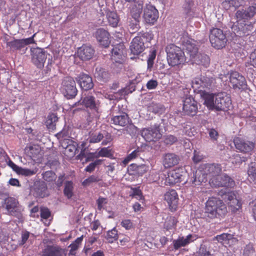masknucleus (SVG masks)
Segmentation results:
<instances>
[{
  "label": "nucleus",
  "mask_w": 256,
  "mask_h": 256,
  "mask_svg": "<svg viewBox=\"0 0 256 256\" xmlns=\"http://www.w3.org/2000/svg\"><path fill=\"white\" fill-rule=\"evenodd\" d=\"M250 64L254 67H256V49L250 54Z\"/></svg>",
  "instance_id": "nucleus-63"
},
{
  "label": "nucleus",
  "mask_w": 256,
  "mask_h": 256,
  "mask_svg": "<svg viewBox=\"0 0 256 256\" xmlns=\"http://www.w3.org/2000/svg\"><path fill=\"white\" fill-rule=\"evenodd\" d=\"M198 93L204 101V104L208 108V80L207 78H202L198 82Z\"/></svg>",
  "instance_id": "nucleus-23"
},
{
  "label": "nucleus",
  "mask_w": 256,
  "mask_h": 256,
  "mask_svg": "<svg viewBox=\"0 0 256 256\" xmlns=\"http://www.w3.org/2000/svg\"><path fill=\"white\" fill-rule=\"evenodd\" d=\"M110 122L115 125L125 126L129 122V117L126 114L123 113L122 114L112 118Z\"/></svg>",
  "instance_id": "nucleus-35"
},
{
  "label": "nucleus",
  "mask_w": 256,
  "mask_h": 256,
  "mask_svg": "<svg viewBox=\"0 0 256 256\" xmlns=\"http://www.w3.org/2000/svg\"><path fill=\"white\" fill-rule=\"evenodd\" d=\"M36 33H34L32 36L22 39H15L10 42H6V46L9 47L10 50L13 52L20 50L26 46L30 44H36L34 38Z\"/></svg>",
  "instance_id": "nucleus-10"
},
{
  "label": "nucleus",
  "mask_w": 256,
  "mask_h": 256,
  "mask_svg": "<svg viewBox=\"0 0 256 256\" xmlns=\"http://www.w3.org/2000/svg\"><path fill=\"white\" fill-rule=\"evenodd\" d=\"M120 224L123 228L128 230L131 229L133 226L132 222L128 219L122 220Z\"/></svg>",
  "instance_id": "nucleus-58"
},
{
  "label": "nucleus",
  "mask_w": 256,
  "mask_h": 256,
  "mask_svg": "<svg viewBox=\"0 0 256 256\" xmlns=\"http://www.w3.org/2000/svg\"><path fill=\"white\" fill-rule=\"evenodd\" d=\"M30 52L33 64L38 68H42L46 59V52L44 49L38 47L32 48Z\"/></svg>",
  "instance_id": "nucleus-11"
},
{
  "label": "nucleus",
  "mask_w": 256,
  "mask_h": 256,
  "mask_svg": "<svg viewBox=\"0 0 256 256\" xmlns=\"http://www.w3.org/2000/svg\"><path fill=\"white\" fill-rule=\"evenodd\" d=\"M226 212V207L222 200L214 198L209 199V218L222 217Z\"/></svg>",
  "instance_id": "nucleus-4"
},
{
  "label": "nucleus",
  "mask_w": 256,
  "mask_h": 256,
  "mask_svg": "<svg viewBox=\"0 0 256 256\" xmlns=\"http://www.w3.org/2000/svg\"><path fill=\"white\" fill-rule=\"evenodd\" d=\"M140 150L139 148H137L124 158L122 162V164L126 166L130 161L138 158L140 154Z\"/></svg>",
  "instance_id": "nucleus-43"
},
{
  "label": "nucleus",
  "mask_w": 256,
  "mask_h": 256,
  "mask_svg": "<svg viewBox=\"0 0 256 256\" xmlns=\"http://www.w3.org/2000/svg\"><path fill=\"white\" fill-rule=\"evenodd\" d=\"M124 45L122 44H118L113 48L112 50V60L115 62L122 64L123 60Z\"/></svg>",
  "instance_id": "nucleus-27"
},
{
  "label": "nucleus",
  "mask_w": 256,
  "mask_h": 256,
  "mask_svg": "<svg viewBox=\"0 0 256 256\" xmlns=\"http://www.w3.org/2000/svg\"><path fill=\"white\" fill-rule=\"evenodd\" d=\"M152 38V34L148 32H140L134 37L130 46L131 52L136 56L140 54L145 49L144 42H150Z\"/></svg>",
  "instance_id": "nucleus-3"
},
{
  "label": "nucleus",
  "mask_w": 256,
  "mask_h": 256,
  "mask_svg": "<svg viewBox=\"0 0 256 256\" xmlns=\"http://www.w3.org/2000/svg\"><path fill=\"white\" fill-rule=\"evenodd\" d=\"M60 91L68 99H72L75 98L78 93L76 84L74 78L70 76H67L62 80Z\"/></svg>",
  "instance_id": "nucleus-5"
},
{
  "label": "nucleus",
  "mask_w": 256,
  "mask_h": 256,
  "mask_svg": "<svg viewBox=\"0 0 256 256\" xmlns=\"http://www.w3.org/2000/svg\"><path fill=\"white\" fill-rule=\"evenodd\" d=\"M214 238L223 244L229 246L234 244L238 242V240L234 238L233 235L226 233L218 235Z\"/></svg>",
  "instance_id": "nucleus-32"
},
{
  "label": "nucleus",
  "mask_w": 256,
  "mask_h": 256,
  "mask_svg": "<svg viewBox=\"0 0 256 256\" xmlns=\"http://www.w3.org/2000/svg\"><path fill=\"white\" fill-rule=\"evenodd\" d=\"M209 39L212 46L216 49L224 48L226 42L225 34L222 30L218 28H214L211 30Z\"/></svg>",
  "instance_id": "nucleus-7"
},
{
  "label": "nucleus",
  "mask_w": 256,
  "mask_h": 256,
  "mask_svg": "<svg viewBox=\"0 0 256 256\" xmlns=\"http://www.w3.org/2000/svg\"><path fill=\"white\" fill-rule=\"evenodd\" d=\"M98 210L100 211L104 208V206L108 203V200L106 198L100 196L96 201Z\"/></svg>",
  "instance_id": "nucleus-52"
},
{
  "label": "nucleus",
  "mask_w": 256,
  "mask_h": 256,
  "mask_svg": "<svg viewBox=\"0 0 256 256\" xmlns=\"http://www.w3.org/2000/svg\"><path fill=\"white\" fill-rule=\"evenodd\" d=\"M209 136H210L211 140L214 142L218 138V132L214 129H211L209 132Z\"/></svg>",
  "instance_id": "nucleus-61"
},
{
  "label": "nucleus",
  "mask_w": 256,
  "mask_h": 256,
  "mask_svg": "<svg viewBox=\"0 0 256 256\" xmlns=\"http://www.w3.org/2000/svg\"><path fill=\"white\" fill-rule=\"evenodd\" d=\"M100 180H101L98 176L92 175L83 181L82 185L84 186H87L91 183L98 182Z\"/></svg>",
  "instance_id": "nucleus-50"
},
{
  "label": "nucleus",
  "mask_w": 256,
  "mask_h": 256,
  "mask_svg": "<svg viewBox=\"0 0 256 256\" xmlns=\"http://www.w3.org/2000/svg\"><path fill=\"white\" fill-rule=\"evenodd\" d=\"M106 17L109 25L113 28H116L120 20V18L117 12L114 11L108 10L106 12Z\"/></svg>",
  "instance_id": "nucleus-36"
},
{
  "label": "nucleus",
  "mask_w": 256,
  "mask_h": 256,
  "mask_svg": "<svg viewBox=\"0 0 256 256\" xmlns=\"http://www.w3.org/2000/svg\"><path fill=\"white\" fill-rule=\"evenodd\" d=\"M204 158L205 157L200 152L194 150L192 160L194 164H198L202 162Z\"/></svg>",
  "instance_id": "nucleus-51"
},
{
  "label": "nucleus",
  "mask_w": 256,
  "mask_h": 256,
  "mask_svg": "<svg viewBox=\"0 0 256 256\" xmlns=\"http://www.w3.org/2000/svg\"><path fill=\"white\" fill-rule=\"evenodd\" d=\"M236 148L240 152L251 154L254 148V144L250 141L240 138H236L234 140Z\"/></svg>",
  "instance_id": "nucleus-15"
},
{
  "label": "nucleus",
  "mask_w": 256,
  "mask_h": 256,
  "mask_svg": "<svg viewBox=\"0 0 256 256\" xmlns=\"http://www.w3.org/2000/svg\"><path fill=\"white\" fill-rule=\"evenodd\" d=\"M95 54V50L90 45L83 44L77 50L78 56L83 61L92 59Z\"/></svg>",
  "instance_id": "nucleus-20"
},
{
  "label": "nucleus",
  "mask_w": 256,
  "mask_h": 256,
  "mask_svg": "<svg viewBox=\"0 0 256 256\" xmlns=\"http://www.w3.org/2000/svg\"><path fill=\"white\" fill-rule=\"evenodd\" d=\"M80 105L84 106L86 108L98 112L100 102L98 100H96L94 96L92 95H88L84 98H82L78 101L75 102L73 107Z\"/></svg>",
  "instance_id": "nucleus-12"
},
{
  "label": "nucleus",
  "mask_w": 256,
  "mask_h": 256,
  "mask_svg": "<svg viewBox=\"0 0 256 256\" xmlns=\"http://www.w3.org/2000/svg\"><path fill=\"white\" fill-rule=\"evenodd\" d=\"M211 186L214 187H233L234 182L228 176H216L211 180Z\"/></svg>",
  "instance_id": "nucleus-21"
},
{
  "label": "nucleus",
  "mask_w": 256,
  "mask_h": 256,
  "mask_svg": "<svg viewBox=\"0 0 256 256\" xmlns=\"http://www.w3.org/2000/svg\"><path fill=\"white\" fill-rule=\"evenodd\" d=\"M18 202L13 198H8L5 200V208L8 214L18 217L20 214Z\"/></svg>",
  "instance_id": "nucleus-22"
},
{
  "label": "nucleus",
  "mask_w": 256,
  "mask_h": 256,
  "mask_svg": "<svg viewBox=\"0 0 256 256\" xmlns=\"http://www.w3.org/2000/svg\"><path fill=\"white\" fill-rule=\"evenodd\" d=\"M118 238V230L116 228H113L112 230L107 232L106 238L109 242L112 243L114 241L116 240Z\"/></svg>",
  "instance_id": "nucleus-46"
},
{
  "label": "nucleus",
  "mask_w": 256,
  "mask_h": 256,
  "mask_svg": "<svg viewBox=\"0 0 256 256\" xmlns=\"http://www.w3.org/2000/svg\"><path fill=\"white\" fill-rule=\"evenodd\" d=\"M223 4L224 6H226V4H228L229 6H232L234 7H236L238 5L237 0H224Z\"/></svg>",
  "instance_id": "nucleus-64"
},
{
  "label": "nucleus",
  "mask_w": 256,
  "mask_h": 256,
  "mask_svg": "<svg viewBox=\"0 0 256 256\" xmlns=\"http://www.w3.org/2000/svg\"><path fill=\"white\" fill-rule=\"evenodd\" d=\"M58 120V118L54 114H52L48 116L45 124L49 130H54L56 129V122Z\"/></svg>",
  "instance_id": "nucleus-39"
},
{
  "label": "nucleus",
  "mask_w": 256,
  "mask_h": 256,
  "mask_svg": "<svg viewBox=\"0 0 256 256\" xmlns=\"http://www.w3.org/2000/svg\"><path fill=\"white\" fill-rule=\"evenodd\" d=\"M34 195L36 198H43L49 195L46 184L44 182H39L35 184Z\"/></svg>",
  "instance_id": "nucleus-28"
},
{
  "label": "nucleus",
  "mask_w": 256,
  "mask_h": 256,
  "mask_svg": "<svg viewBox=\"0 0 256 256\" xmlns=\"http://www.w3.org/2000/svg\"><path fill=\"white\" fill-rule=\"evenodd\" d=\"M158 85L157 80H150L148 82L146 86L148 90H153L156 88Z\"/></svg>",
  "instance_id": "nucleus-60"
},
{
  "label": "nucleus",
  "mask_w": 256,
  "mask_h": 256,
  "mask_svg": "<svg viewBox=\"0 0 256 256\" xmlns=\"http://www.w3.org/2000/svg\"><path fill=\"white\" fill-rule=\"evenodd\" d=\"M94 36L100 45L104 48L109 46L110 43V34L106 30L103 28H98L95 32Z\"/></svg>",
  "instance_id": "nucleus-19"
},
{
  "label": "nucleus",
  "mask_w": 256,
  "mask_h": 256,
  "mask_svg": "<svg viewBox=\"0 0 256 256\" xmlns=\"http://www.w3.org/2000/svg\"><path fill=\"white\" fill-rule=\"evenodd\" d=\"M51 215V212L47 208H40V216L42 218L46 220Z\"/></svg>",
  "instance_id": "nucleus-57"
},
{
  "label": "nucleus",
  "mask_w": 256,
  "mask_h": 256,
  "mask_svg": "<svg viewBox=\"0 0 256 256\" xmlns=\"http://www.w3.org/2000/svg\"><path fill=\"white\" fill-rule=\"evenodd\" d=\"M166 51L167 60L170 66H174L184 64L186 60L184 53L180 48L174 44L166 46Z\"/></svg>",
  "instance_id": "nucleus-2"
},
{
  "label": "nucleus",
  "mask_w": 256,
  "mask_h": 256,
  "mask_svg": "<svg viewBox=\"0 0 256 256\" xmlns=\"http://www.w3.org/2000/svg\"><path fill=\"white\" fill-rule=\"evenodd\" d=\"M164 200L168 204V208L172 212L176 211L178 208V196L174 190H170L164 196Z\"/></svg>",
  "instance_id": "nucleus-14"
},
{
  "label": "nucleus",
  "mask_w": 256,
  "mask_h": 256,
  "mask_svg": "<svg viewBox=\"0 0 256 256\" xmlns=\"http://www.w3.org/2000/svg\"><path fill=\"white\" fill-rule=\"evenodd\" d=\"M104 134L101 132H90L88 139L90 143H98L104 138Z\"/></svg>",
  "instance_id": "nucleus-45"
},
{
  "label": "nucleus",
  "mask_w": 256,
  "mask_h": 256,
  "mask_svg": "<svg viewBox=\"0 0 256 256\" xmlns=\"http://www.w3.org/2000/svg\"><path fill=\"white\" fill-rule=\"evenodd\" d=\"M236 20V22L232 27L233 32L240 36L248 35L253 29L251 22L244 20L240 22L239 20Z\"/></svg>",
  "instance_id": "nucleus-9"
},
{
  "label": "nucleus",
  "mask_w": 256,
  "mask_h": 256,
  "mask_svg": "<svg viewBox=\"0 0 256 256\" xmlns=\"http://www.w3.org/2000/svg\"><path fill=\"white\" fill-rule=\"evenodd\" d=\"M177 141V138L171 134L166 136L164 138V142L167 145H172Z\"/></svg>",
  "instance_id": "nucleus-53"
},
{
  "label": "nucleus",
  "mask_w": 256,
  "mask_h": 256,
  "mask_svg": "<svg viewBox=\"0 0 256 256\" xmlns=\"http://www.w3.org/2000/svg\"><path fill=\"white\" fill-rule=\"evenodd\" d=\"M144 18L146 23L153 24L158 18V10L152 4H146L144 10Z\"/></svg>",
  "instance_id": "nucleus-18"
},
{
  "label": "nucleus",
  "mask_w": 256,
  "mask_h": 256,
  "mask_svg": "<svg viewBox=\"0 0 256 256\" xmlns=\"http://www.w3.org/2000/svg\"><path fill=\"white\" fill-rule=\"evenodd\" d=\"M248 174L249 180L256 184V163L252 162L248 167Z\"/></svg>",
  "instance_id": "nucleus-44"
},
{
  "label": "nucleus",
  "mask_w": 256,
  "mask_h": 256,
  "mask_svg": "<svg viewBox=\"0 0 256 256\" xmlns=\"http://www.w3.org/2000/svg\"><path fill=\"white\" fill-rule=\"evenodd\" d=\"M82 240L83 236H81L78 238L74 242L70 244V247L71 250H76L78 248L80 244L82 243Z\"/></svg>",
  "instance_id": "nucleus-56"
},
{
  "label": "nucleus",
  "mask_w": 256,
  "mask_h": 256,
  "mask_svg": "<svg viewBox=\"0 0 256 256\" xmlns=\"http://www.w3.org/2000/svg\"><path fill=\"white\" fill-rule=\"evenodd\" d=\"M225 77L228 78L230 82L234 89L244 88L246 86L245 78L236 72H232Z\"/></svg>",
  "instance_id": "nucleus-16"
},
{
  "label": "nucleus",
  "mask_w": 256,
  "mask_h": 256,
  "mask_svg": "<svg viewBox=\"0 0 256 256\" xmlns=\"http://www.w3.org/2000/svg\"><path fill=\"white\" fill-rule=\"evenodd\" d=\"M256 14V6H249L246 10H239L236 13V19L241 22L242 20H248Z\"/></svg>",
  "instance_id": "nucleus-24"
},
{
  "label": "nucleus",
  "mask_w": 256,
  "mask_h": 256,
  "mask_svg": "<svg viewBox=\"0 0 256 256\" xmlns=\"http://www.w3.org/2000/svg\"><path fill=\"white\" fill-rule=\"evenodd\" d=\"M102 161L103 160L100 159L96 160L94 162L90 163L85 168L84 170L89 172H93L96 166L102 164Z\"/></svg>",
  "instance_id": "nucleus-49"
},
{
  "label": "nucleus",
  "mask_w": 256,
  "mask_h": 256,
  "mask_svg": "<svg viewBox=\"0 0 256 256\" xmlns=\"http://www.w3.org/2000/svg\"><path fill=\"white\" fill-rule=\"evenodd\" d=\"M156 56V54L154 51L152 52V53L149 55L147 63H148V68H152L154 64V61Z\"/></svg>",
  "instance_id": "nucleus-59"
},
{
  "label": "nucleus",
  "mask_w": 256,
  "mask_h": 256,
  "mask_svg": "<svg viewBox=\"0 0 256 256\" xmlns=\"http://www.w3.org/2000/svg\"><path fill=\"white\" fill-rule=\"evenodd\" d=\"M196 256H208V247L206 245L202 244Z\"/></svg>",
  "instance_id": "nucleus-55"
},
{
  "label": "nucleus",
  "mask_w": 256,
  "mask_h": 256,
  "mask_svg": "<svg viewBox=\"0 0 256 256\" xmlns=\"http://www.w3.org/2000/svg\"><path fill=\"white\" fill-rule=\"evenodd\" d=\"M99 156L109 158L112 156L111 150L108 148H103L98 152Z\"/></svg>",
  "instance_id": "nucleus-54"
},
{
  "label": "nucleus",
  "mask_w": 256,
  "mask_h": 256,
  "mask_svg": "<svg viewBox=\"0 0 256 256\" xmlns=\"http://www.w3.org/2000/svg\"><path fill=\"white\" fill-rule=\"evenodd\" d=\"M198 238L196 235H192L190 234L188 235L186 238L184 237H179L177 240H174L173 245L174 248L175 250H178L181 247H184L188 244Z\"/></svg>",
  "instance_id": "nucleus-26"
},
{
  "label": "nucleus",
  "mask_w": 256,
  "mask_h": 256,
  "mask_svg": "<svg viewBox=\"0 0 256 256\" xmlns=\"http://www.w3.org/2000/svg\"><path fill=\"white\" fill-rule=\"evenodd\" d=\"M141 135L148 142H156L160 139L162 136L160 126L158 124L143 128L141 131Z\"/></svg>",
  "instance_id": "nucleus-6"
},
{
  "label": "nucleus",
  "mask_w": 256,
  "mask_h": 256,
  "mask_svg": "<svg viewBox=\"0 0 256 256\" xmlns=\"http://www.w3.org/2000/svg\"><path fill=\"white\" fill-rule=\"evenodd\" d=\"M74 184L72 181H66L64 190V195L68 198H71L74 195Z\"/></svg>",
  "instance_id": "nucleus-41"
},
{
  "label": "nucleus",
  "mask_w": 256,
  "mask_h": 256,
  "mask_svg": "<svg viewBox=\"0 0 256 256\" xmlns=\"http://www.w3.org/2000/svg\"><path fill=\"white\" fill-rule=\"evenodd\" d=\"M194 42V41L192 40H188L185 42V44H184L186 51L192 58H194L198 52V48Z\"/></svg>",
  "instance_id": "nucleus-37"
},
{
  "label": "nucleus",
  "mask_w": 256,
  "mask_h": 256,
  "mask_svg": "<svg viewBox=\"0 0 256 256\" xmlns=\"http://www.w3.org/2000/svg\"><path fill=\"white\" fill-rule=\"evenodd\" d=\"M128 30L130 33L134 34L140 28V20H134L130 22L128 26Z\"/></svg>",
  "instance_id": "nucleus-47"
},
{
  "label": "nucleus",
  "mask_w": 256,
  "mask_h": 256,
  "mask_svg": "<svg viewBox=\"0 0 256 256\" xmlns=\"http://www.w3.org/2000/svg\"><path fill=\"white\" fill-rule=\"evenodd\" d=\"M202 167H200L198 170L196 172L194 179V182H196V184L206 182L208 180L206 171L202 170Z\"/></svg>",
  "instance_id": "nucleus-38"
},
{
  "label": "nucleus",
  "mask_w": 256,
  "mask_h": 256,
  "mask_svg": "<svg viewBox=\"0 0 256 256\" xmlns=\"http://www.w3.org/2000/svg\"><path fill=\"white\" fill-rule=\"evenodd\" d=\"M8 165L14 171L18 174H22L24 176H30L34 174L35 172L28 168H24L16 164L12 160H10Z\"/></svg>",
  "instance_id": "nucleus-33"
},
{
  "label": "nucleus",
  "mask_w": 256,
  "mask_h": 256,
  "mask_svg": "<svg viewBox=\"0 0 256 256\" xmlns=\"http://www.w3.org/2000/svg\"><path fill=\"white\" fill-rule=\"evenodd\" d=\"M178 220L176 217L173 216H168L164 222V227L166 230H172L175 228Z\"/></svg>",
  "instance_id": "nucleus-42"
},
{
  "label": "nucleus",
  "mask_w": 256,
  "mask_h": 256,
  "mask_svg": "<svg viewBox=\"0 0 256 256\" xmlns=\"http://www.w3.org/2000/svg\"><path fill=\"white\" fill-rule=\"evenodd\" d=\"M143 9V2L138 1L135 2L130 10V15L134 20H140Z\"/></svg>",
  "instance_id": "nucleus-34"
},
{
  "label": "nucleus",
  "mask_w": 256,
  "mask_h": 256,
  "mask_svg": "<svg viewBox=\"0 0 256 256\" xmlns=\"http://www.w3.org/2000/svg\"><path fill=\"white\" fill-rule=\"evenodd\" d=\"M182 110L186 114L194 116L198 110V102L192 96H186L183 100Z\"/></svg>",
  "instance_id": "nucleus-13"
},
{
  "label": "nucleus",
  "mask_w": 256,
  "mask_h": 256,
  "mask_svg": "<svg viewBox=\"0 0 256 256\" xmlns=\"http://www.w3.org/2000/svg\"><path fill=\"white\" fill-rule=\"evenodd\" d=\"M179 158L173 153L165 154L162 158V164L166 168H170L178 164Z\"/></svg>",
  "instance_id": "nucleus-29"
},
{
  "label": "nucleus",
  "mask_w": 256,
  "mask_h": 256,
  "mask_svg": "<svg viewBox=\"0 0 256 256\" xmlns=\"http://www.w3.org/2000/svg\"><path fill=\"white\" fill-rule=\"evenodd\" d=\"M221 168L218 164H212L209 165V177L210 178L209 180V184L211 185V180L214 178H216V176H220L219 174L221 172Z\"/></svg>",
  "instance_id": "nucleus-40"
},
{
  "label": "nucleus",
  "mask_w": 256,
  "mask_h": 256,
  "mask_svg": "<svg viewBox=\"0 0 256 256\" xmlns=\"http://www.w3.org/2000/svg\"><path fill=\"white\" fill-rule=\"evenodd\" d=\"M63 250L58 246H47L41 256H62Z\"/></svg>",
  "instance_id": "nucleus-30"
},
{
  "label": "nucleus",
  "mask_w": 256,
  "mask_h": 256,
  "mask_svg": "<svg viewBox=\"0 0 256 256\" xmlns=\"http://www.w3.org/2000/svg\"><path fill=\"white\" fill-rule=\"evenodd\" d=\"M79 84L80 88L84 90H88L94 87L92 78L88 74H80Z\"/></svg>",
  "instance_id": "nucleus-31"
},
{
  "label": "nucleus",
  "mask_w": 256,
  "mask_h": 256,
  "mask_svg": "<svg viewBox=\"0 0 256 256\" xmlns=\"http://www.w3.org/2000/svg\"><path fill=\"white\" fill-rule=\"evenodd\" d=\"M149 108L150 110L155 114L158 112L160 110L162 109V108L160 107V105L153 102L151 104Z\"/></svg>",
  "instance_id": "nucleus-62"
},
{
  "label": "nucleus",
  "mask_w": 256,
  "mask_h": 256,
  "mask_svg": "<svg viewBox=\"0 0 256 256\" xmlns=\"http://www.w3.org/2000/svg\"><path fill=\"white\" fill-rule=\"evenodd\" d=\"M230 106V96L226 93L209 94V110L226 111Z\"/></svg>",
  "instance_id": "nucleus-1"
},
{
  "label": "nucleus",
  "mask_w": 256,
  "mask_h": 256,
  "mask_svg": "<svg viewBox=\"0 0 256 256\" xmlns=\"http://www.w3.org/2000/svg\"><path fill=\"white\" fill-rule=\"evenodd\" d=\"M224 200L227 199V203L229 208L232 212L239 210L242 207V203L238 200L234 192H230L222 194Z\"/></svg>",
  "instance_id": "nucleus-17"
},
{
  "label": "nucleus",
  "mask_w": 256,
  "mask_h": 256,
  "mask_svg": "<svg viewBox=\"0 0 256 256\" xmlns=\"http://www.w3.org/2000/svg\"><path fill=\"white\" fill-rule=\"evenodd\" d=\"M186 173L184 171L182 168H179L170 170L168 174V176L165 180L166 185L172 186L176 183H180L182 182H185Z\"/></svg>",
  "instance_id": "nucleus-8"
},
{
  "label": "nucleus",
  "mask_w": 256,
  "mask_h": 256,
  "mask_svg": "<svg viewBox=\"0 0 256 256\" xmlns=\"http://www.w3.org/2000/svg\"><path fill=\"white\" fill-rule=\"evenodd\" d=\"M62 146L64 148V154L68 157L72 158L75 155L78 144L70 139H64L62 142Z\"/></svg>",
  "instance_id": "nucleus-25"
},
{
  "label": "nucleus",
  "mask_w": 256,
  "mask_h": 256,
  "mask_svg": "<svg viewBox=\"0 0 256 256\" xmlns=\"http://www.w3.org/2000/svg\"><path fill=\"white\" fill-rule=\"evenodd\" d=\"M42 175L43 179L48 182H52L56 178V174L52 170L46 171Z\"/></svg>",
  "instance_id": "nucleus-48"
}]
</instances>
